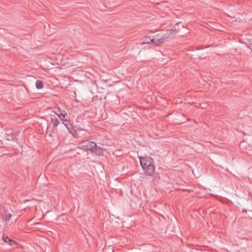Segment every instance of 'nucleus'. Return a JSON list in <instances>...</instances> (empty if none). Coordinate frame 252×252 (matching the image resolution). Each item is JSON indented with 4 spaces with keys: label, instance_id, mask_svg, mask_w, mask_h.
I'll list each match as a JSON object with an SVG mask.
<instances>
[{
    "label": "nucleus",
    "instance_id": "f257e3e1",
    "mask_svg": "<svg viewBox=\"0 0 252 252\" xmlns=\"http://www.w3.org/2000/svg\"><path fill=\"white\" fill-rule=\"evenodd\" d=\"M140 164L146 176H152L155 171V161L149 156L139 157Z\"/></svg>",
    "mask_w": 252,
    "mask_h": 252
},
{
    "label": "nucleus",
    "instance_id": "f03ea898",
    "mask_svg": "<svg viewBox=\"0 0 252 252\" xmlns=\"http://www.w3.org/2000/svg\"><path fill=\"white\" fill-rule=\"evenodd\" d=\"M171 32H170V34H163V35H156L155 36V38H153L154 39V44H156V45H159L160 43L164 42L165 41H166L167 39L169 37V35L171 34Z\"/></svg>",
    "mask_w": 252,
    "mask_h": 252
},
{
    "label": "nucleus",
    "instance_id": "7ed1b4c3",
    "mask_svg": "<svg viewBox=\"0 0 252 252\" xmlns=\"http://www.w3.org/2000/svg\"><path fill=\"white\" fill-rule=\"evenodd\" d=\"M19 131L14 132L11 130H7L5 133V138L7 140L11 141L18 140L17 137L19 135Z\"/></svg>",
    "mask_w": 252,
    "mask_h": 252
},
{
    "label": "nucleus",
    "instance_id": "20e7f679",
    "mask_svg": "<svg viewBox=\"0 0 252 252\" xmlns=\"http://www.w3.org/2000/svg\"><path fill=\"white\" fill-rule=\"evenodd\" d=\"M62 121H63V124L66 126V128L69 130V132L73 135V134L71 132V130L72 126L67 117H65V118L62 119Z\"/></svg>",
    "mask_w": 252,
    "mask_h": 252
},
{
    "label": "nucleus",
    "instance_id": "39448f33",
    "mask_svg": "<svg viewBox=\"0 0 252 252\" xmlns=\"http://www.w3.org/2000/svg\"><path fill=\"white\" fill-rule=\"evenodd\" d=\"M2 238L5 243L10 246H12L16 244V242L14 240L10 239L7 236H5L4 234L3 235Z\"/></svg>",
    "mask_w": 252,
    "mask_h": 252
},
{
    "label": "nucleus",
    "instance_id": "423d86ee",
    "mask_svg": "<svg viewBox=\"0 0 252 252\" xmlns=\"http://www.w3.org/2000/svg\"><path fill=\"white\" fill-rule=\"evenodd\" d=\"M55 113L58 115V116L62 119L67 117V113L65 111H62L59 108H58L57 111H55Z\"/></svg>",
    "mask_w": 252,
    "mask_h": 252
},
{
    "label": "nucleus",
    "instance_id": "0eeeda50",
    "mask_svg": "<svg viewBox=\"0 0 252 252\" xmlns=\"http://www.w3.org/2000/svg\"><path fill=\"white\" fill-rule=\"evenodd\" d=\"M154 39H151L149 36H145L143 38V41L140 43L141 45H143L145 44H150L151 43H154Z\"/></svg>",
    "mask_w": 252,
    "mask_h": 252
},
{
    "label": "nucleus",
    "instance_id": "6e6552de",
    "mask_svg": "<svg viewBox=\"0 0 252 252\" xmlns=\"http://www.w3.org/2000/svg\"><path fill=\"white\" fill-rule=\"evenodd\" d=\"M92 152L97 156H101L103 155V150L99 147H96Z\"/></svg>",
    "mask_w": 252,
    "mask_h": 252
},
{
    "label": "nucleus",
    "instance_id": "1a4fd4ad",
    "mask_svg": "<svg viewBox=\"0 0 252 252\" xmlns=\"http://www.w3.org/2000/svg\"><path fill=\"white\" fill-rule=\"evenodd\" d=\"M51 123L53 125V128H56L58 125L60 124V121L55 117H51Z\"/></svg>",
    "mask_w": 252,
    "mask_h": 252
},
{
    "label": "nucleus",
    "instance_id": "9d476101",
    "mask_svg": "<svg viewBox=\"0 0 252 252\" xmlns=\"http://www.w3.org/2000/svg\"><path fill=\"white\" fill-rule=\"evenodd\" d=\"M35 86L38 89L43 88L44 87L43 82L40 80H37L35 82Z\"/></svg>",
    "mask_w": 252,
    "mask_h": 252
},
{
    "label": "nucleus",
    "instance_id": "9b49d317",
    "mask_svg": "<svg viewBox=\"0 0 252 252\" xmlns=\"http://www.w3.org/2000/svg\"><path fill=\"white\" fill-rule=\"evenodd\" d=\"M89 143H90V149H89V151L92 152L97 146V145H96V144L93 141H90Z\"/></svg>",
    "mask_w": 252,
    "mask_h": 252
},
{
    "label": "nucleus",
    "instance_id": "f8f14e48",
    "mask_svg": "<svg viewBox=\"0 0 252 252\" xmlns=\"http://www.w3.org/2000/svg\"><path fill=\"white\" fill-rule=\"evenodd\" d=\"M12 216V215L10 213H6L3 216V219L5 221H7L10 220Z\"/></svg>",
    "mask_w": 252,
    "mask_h": 252
},
{
    "label": "nucleus",
    "instance_id": "ddd939ff",
    "mask_svg": "<svg viewBox=\"0 0 252 252\" xmlns=\"http://www.w3.org/2000/svg\"><path fill=\"white\" fill-rule=\"evenodd\" d=\"M54 134L52 133V132H50L49 134H47V133H46L45 137L48 139V140H52L54 137Z\"/></svg>",
    "mask_w": 252,
    "mask_h": 252
},
{
    "label": "nucleus",
    "instance_id": "4468645a",
    "mask_svg": "<svg viewBox=\"0 0 252 252\" xmlns=\"http://www.w3.org/2000/svg\"><path fill=\"white\" fill-rule=\"evenodd\" d=\"M81 149H84L85 151H89L90 149V143L89 142L87 144H86L85 146H82V147L81 148Z\"/></svg>",
    "mask_w": 252,
    "mask_h": 252
},
{
    "label": "nucleus",
    "instance_id": "2eb2a0df",
    "mask_svg": "<svg viewBox=\"0 0 252 252\" xmlns=\"http://www.w3.org/2000/svg\"><path fill=\"white\" fill-rule=\"evenodd\" d=\"M139 250H140L139 252H150L147 250H146V249L144 247H143L141 248H140Z\"/></svg>",
    "mask_w": 252,
    "mask_h": 252
},
{
    "label": "nucleus",
    "instance_id": "dca6fc26",
    "mask_svg": "<svg viewBox=\"0 0 252 252\" xmlns=\"http://www.w3.org/2000/svg\"><path fill=\"white\" fill-rule=\"evenodd\" d=\"M56 130V128H53V127H52V130L51 132H52V133L55 134V132Z\"/></svg>",
    "mask_w": 252,
    "mask_h": 252
},
{
    "label": "nucleus",
    "instance_id": "f3484780",
    "mask_svg": "<svg viewBox=\"0 0 252 252\" xmlns=\"http://www.w3.org/2000/svg\"><path fill=\"white\" fill-rule=\"evenodd\" d=\"M249 47L252 51V43L250 44Z\"/></svg>",
    "mask_w": 252,
    "mask_h": 252
},
{
    "label": "nucleus",
    "instance_id": "a211bd4d",
    "mask_svg": "<svg viewBox=\"0 0 252 252\" xmlns=\"http://www.w3.org/2000/svg\"><path fill=\"white\" fill-rule=\"evenodd\" d=\"M247 212V210H243L242 211V212Z\"/></svg>",
    "mask_w": 252,
    "mask_h": 252
},
{
    "label": "nucleus",
    "instance_id": "6ab92c4d",
    "mask_svg": "<svg viewBox=\"0 0 252 252\" xmlns=\"http://www.w3.org/2000/svg\"><path fill=\"white\" fill-rule=\"evenodd\" d=\"M249 212H252V211L249 210Z\"/></svg>",
    "mask_w": 252,
    "mask_h": 252
},
{
    "label": "nucleus",
    "instance_id": "aec40b11",
    "mask_svg": "<svg viewBox=\"0 0 252 252\" xmlns=\"http://www.w3.org/2000/svg\"><path fill=\"white\" fill-rule=\"evenodd\" d=\"M250 218H251V219H252V217H250Z\"/></svg>",
    "mask_w": 252,
    "mask_h": 252
}]
</instances>
